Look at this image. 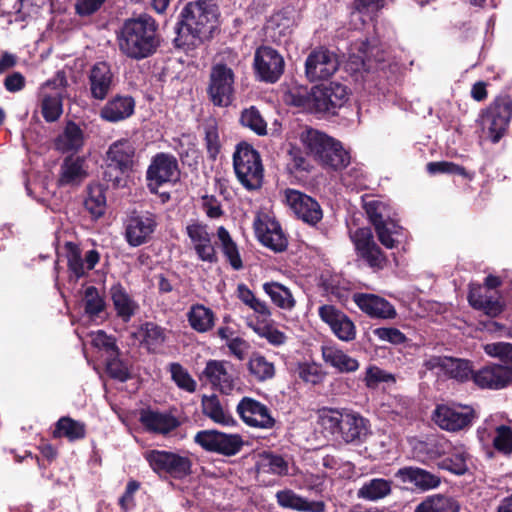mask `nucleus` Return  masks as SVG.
I'll return each mask as SVG.
<instances>
[{
  "mask_svg": "<svg viewBox=\"0 0 512 512\" xmlns=\"http://www.w3.org/2000/svg\"><path fill=\"white\" fill-rule=\"evenodd\" d=\"M156 30V22L149 15L126 20L118 35L120 51L137 60L150 56L159 43Z\"/></svg>",
  "mask_w": 512,
  "mask_h": 512,
  "instance_id": "obj_1",
  "label": "nucleus"
},
{
  "mask_svg": "<svg viewBox=\"0 0 512 512\" xmlns=\"http://www.w3.org/2000/svg\"><path fill=\"white\" fill-rule=\"evenodd\" d=\"M180 17L177 33L178 39H183V44L196 45L208 38L216 27V10L205 0L188 3Z\"/></svg>",
  "mask_w": 512,
  "mask_h": 512,
  "instance_id": "obj_2",
  "label": "nucleus"
},
{
  "mask_svg": "<svg viewBox=\"0 0 512 512\" xmlns=\"http://www.w3.org/2000/svg\"><path fill=\"white\" fill-rule=\"evenodd\" d=\"M306 149L323 165L333 169H343L350 163V155L342 144L334 138L315 129H306L301 134Z\"/></svg>",
  "mask_w": 512,
  "mask_h": 512,
  "instance_id": "obj_3",
  "label": "nucleus"
},
{
  "mask_svg": "<svg viewBox=\"0 0 512 512\" xmlns=\"http://www.w3.org/2000/svg\"><path fill=\"white\" fill-rule=\"evenodd\" d=\"M364 209L381 244L388 249L395 248L401 242L403 229L395 220L393 208L383 200L371 199L364 202Z\"/></svg>",
  "mask_w": 512,
  "mask_h": 512,
  "instance_id": "obj_4",
  "label": "nucleus"
},
{
  "mask_svg": "<svg viewBox=\"0 0 512 512\" xmlns=\"http://www.w3.org/2000/svg\"><path fill=\"white\" fill-rule=\"evenodd\" d=\"M233 167L238 181L249 190L262 186L264 169L259 153L246 143L237 146L233 155Z\"/></svg>",
  "mask_w": 512,
  "mask_h": 512,
  "instance_id": "obj_5",
  "label": "nucleus"
},
{
  "mask_svg": "<svg viewBox=\"0 0 512 512\" xmlns=\"http://www.w3.org/2000/svg\"><path fill=\"white\" fill-rule=\"evenodd\" d=\"M135 146L128 139L113 142L106 152V169L104 180L112 186H119L122 177L133 170L135 165Z\"/></svg>",
  "mask_w": 512,
  "mask_h": 512,
  "instance_id": "obj_6",
  "label": "nucleus"
},
{
  "mask_svg": "<svg viewBox=\"0 0 512 512\" xmlns=\"http://www.w3.org/2000/svg\"><path fill=\"white\" fill-rule=\"evenodd\" d=\"M511 117V100L508 97H500L482 110L477 122L490 141L498 143L506 134Z\"/></svg>",
  "mask_w": 512,
  "mask_h": 512,
  "instance_id": "obj_7",
  "label": "nucleus"
},
{
  "mask_svg": "<svg viewBox=\"0 0 512 512\" xmlns=\"http://www.w3.org/2000/svg\"><path fill=\"white\" fill-rule=\"evenodd\" d=\"M67 85L63 72H58L52 79L40 87L41 112L47 122L56 121L63 112L62 97Z\"/></svg>",
  "mask_w": 512,
  "mask_h": 512,
  "instance_id": "obj_8",
  "label": "nucleus"
},
{
  "mask_svg": "<svg viewBox=\"0 0 512 512\" xmlns=\"http://www.w3.org/2000/svg\"><path fill=\"white\" fill-rule=\"evenodd\" d=\"M194 441L204 450L224 456L236 455L244 445L241 435L228 434L215 429L197 432Z\"/></svg>",
  "mask_w": 512,
  "mask_h": 512,
  "instance_id": "obj_9",
  "label": "nucleus"
},
{
  "mask_svg": "<svg viewBox=\"0 0 512 512\" xmlns=\"http://www.w3.org/2000/svg\"><path fill=\"white\" fill-rule=\"evenodd\" d=\"M144 458L157 474H169L175 478H182L190 473V459L171 451L148 450L144 453Z\"/></svg>",
  "mask_w": 512,
  "mask_h": 512,
  "instance_id": "obj_10",
  "label": "nucleus"
},
{
  "mask_svg": "<svg viewBox=\"0 0 512 512\" xmlns=\"http://www.w3.org/2000/svg\"><path fill=\"white\" fill-rule=\"evenodd\" d=\"M208 95L215 106L227 107L234 97V73L223 64L212 67L208 85Z\"/></svg>",
  "mask_w": 512,
  "mask_h": 512,
  "instance_id": "obj_11",
  "label": "nucleus"
},
{
  "mask_svg": "<svg viewBox=\"0 0 512 512\" xmlns=\"http://www.w3.org/2000/svg\"><path fill=\"white\" fill-rule=\"evenodd\" d=\"M179 174L177 159L168 153H158L152 158L147 169L148 188L151 192L157 193L162 185L176 182Z\"/></svg>",
  "mask_w": 512,
  "mask_h": 512,
  "instance_id": "obj_12",
  "label": "nucleus"
},
{
  "mask_svg": "<svg viewBox=\"0 0 512 512\" xmlns=\"http://www.w3.org/2000/svg\"><path fill=\"white\" fill-rule=\"evenodd\" d=\"M185 232L189 238L190 247L200 261L210 264L217 262V252L213 244L214 234L207 224L192 220L186 225Z\"/></svg>",
  "mask_w": 512,
  "mask_h": 512,
  "instance_id": "obj_13",
  "label": "nucleus"
},
{
  "mask_svg": "<svg viewBox=\"0 0 512 512\" xmlns=\"http://www.w3.org/2000/svg\"><path fill=\"white\" fill-rule=\"evenodd\" d=\"M236 411L242 421L249 427L268 430L275 426V419L271 410L265 404L253 398H242Z\"/></svg>",
  "mask_w": 512,
  "mask_h": 512,
  "instance_id": "obj_14",
  "label": "nucleus"
},
{
  "mask_svg": "<svg viewBox=\"0 0 512 512\" xmlns=\"http://www.w3.org/2000/svg\"><path fill=\"white\" fill-rule=\"evenodd\" d=\"M337 56L325 48H316L310 52L305 61V75L310 81L331 77L338 69Z\"/></svg>",
  "mask_w": 512,
  "mask_h": 512,
  "instance_id": "obj_15",
  "label": "nucleus"
},
{
  "mask_svg": "<svg viewBox=\"0 0 512 512\" xmlns=\"http://www.w3.org/2000/svg\"><path fill=\"white\" fill-rule=\"evenodd\" d=\"M427 370L435 371L438 375H445L449 378L463 382L473 379L472 367L467 360L447 356H431L424 363Z\"/></svg>",
  "mask_w": 512,
  "mask_h": 512,
  "instance_id": "obj_16",
  "label": "nucleus"
},
{
  "mask_svg": "<svg viewBox=\"0 0 512 512\" xmlns=\"http://www.w3.org/2000/svg\"><path fill=\"white\" fill-rule=\"evenodd\" d=\"M474 418V411L468 406L450 407L439 405L433 413V420L442 429L459 431L468 427Z\"/></svg>",
  "mask_w": 512,
  "mask_h": 512,
  "instance_id": "obj_17",
  "label": "nucleus"
},
{
  "mask_svg": "<svg viewBox=\"0 0 512 512\" xmlns=\"http://www.w3.org/2000/svg\"><path fill=\"white\" fill-rule=\"evenodd\" d=\"M285 199L295 215L307 224L315 225L323 217L319 203L312 197L293 189L285 191Z\"/></svg>",
  "mask_w": 512,
  "mask_h": 512,
  "instance_id": "obj_18",
  "label": "nucleus"
},
{
  "mask_svg": "<svg viewBox=\"0 0 512 512\" xmlns=\"http://www.w3.org/2000/svg\"><path fill=\"white\" fill-rule=\"evenodd\" d=\"M254 66L261 80L274 83L283 74L284 59L273 48L262 46L255 52Z\"/></svg>",
  "mask_w": 512,
  "mask_h": 512,
  "instance_id": "obj_19",
  "label": "nucleus"
},
{
  "mask_svg": "<svg viewBox=\"0 0 512 512\" xmlns=\"http://www.w3.org/2000/svg\"><path fill=\"white\" fill-rule=\"evenodd\" d=\"M255 234L258 240L275 252H281L287 247V239L280 224L268 215L258 216L254 221Z\"/></svg>",
  "mask_w": 512,
  "mask_h": 512,
  "instance_id": "obj_20",
  "label": "nucleus"
},
{
  "mask_svg": "<svg viewBox=\"0 0 512 512\" xmlns=\"http://www.w3.org/2000/svg\"><path fill=\"white\" fill-rule=\"evenodd\" d=\"M66 250L70 278H74L75 281L86 276L90 270L94 269L100 260L98 251L91 249L83 253L81 249L72 242L66 244Z\"/></svg>",
  "mask_w": 512,
  "mask_h": 512,
  "instance_id": "obj_21",
  "label": "nucleus"
},
{
  "mask_svg": "<svg viewBox=\"0 0 512 512\" xmlns=\"http://www.w3.org/2000/svg\"><path fill=\"white\" fill-rule=\"evenodd\" d=\"M319 317L325 322L335 336L342 341H352L356 336L354 323L342 311L333 305H322L318 309Z\"/></svg>",
  "mask_w": 512,
  "mask_h": 512,
  "instance_id": "obj_22",
  "label": "nucleus"
},
{
  "mask_svg": "<svg viewBox=\"0 0 512 512\" xmlns=\"http://www.w3.org/2000/svg\"><path fill=\"white\" fill-rule=\"evenodd\" d=\"M88 84L91 97L102 101L112 91L115 77L111 67L106 62H97L89 70Z\"/></svg>",
  "mask_w": 512,
  "mask_h": 512,
  "instance_id": "obj_23",
  "label": "nucleus"
},
{
  "mask_svg": "<svg viewBox=\"0 0 512 512\" xmlns=\"http://www.w3.org/2000/svg\"><path fill=\"white\" fill-rule=\"evenodd\" d=\"M379 48L367 41L361 40L351 44L349 57L346 63L347 70L353 73L370 71L372 69V58L376 62L382 61L379 55Z\"/></svg>",
  "mask_w": 512,
  "mask_h": 512,
  "instance_id": "obj_24",
  "label": "nucleus"
},
{
  "mask_svg": "<svg viewBox=\"0 0 512 512\" xmlns=\"http://www.w3.org/2000/svg\"><path fill=\"white\" fill-rule=\"evenodd\" d=\"M157 226L153 214L143 213L131 216L126 225L125 236L128 244L133 247L146 243Z\"/></svg>",
  "mask_w": 512,
  "mask_h": 512,
  "instance_id": "obj_25",
  "label": "nucleus"
},
{
  "mask_svg": "<svg viewBox=\"0 0 512 512\" xmlns=\"http://www.w3.org/2000/svg\"><path fill=\"white\" fill-rule=\"evenodd\" d=\"M473 381L480 388L499 390L512 383V368L504 365L485 366L473 374Z\"/></svg>",
  "mask_w": 512,
  "mask_h": 512,
  "instance_id": "obj_26",
  "label": "nucleus"
},
{
  "mask_svg": "<svg viewBox=\"0 0 512 512\" xmlns=\"http://www.w3.org/2000/svg\"><path fill=\"white\" fill-rule=\"evenodd\" d=\"M232 364L226 361L210 360L206 363L203 375L209 383L224 394H230L234 388Z\"/></svg>",
  "mask_w": 512,
  "mask_h": 512,
  "instance_id": "obj_27",
  "label": "nucleus"
},
{
  "mask_svg": "<svg viewBox=\"0 0 512 512\" xmlns=\"http://www.w3.org/2000/svg\"><path fill=\"white\" fill-rule=\"evenodd\" d=\"M359 309L372 318L391 319L396 316L394 306L386 299L367 293H357L353 296Z\"/></svg>",
  "mask_w": 512,
  "mask_h": 512,
  "instance_id": "obj_28",
  "label": "nucleus"
},
{
  "mask_svg": "<svg viewBox=\"0 0 512 512\" xmlns=\"http://www.w3.org/2000/svg\"><path fill=\"white\" fill-rule=\"evenodd\" d=\"M140 422L147 431L161 435H167L180 426V420L171 413L151 409L141 412Z\"/></svg>",
  "mask_w": 512,
  "mask_h": 512,
  "instance_id": "obj_29",
  "label": "nucleus"
},
{
  "mask_svg": "<svg viewBox=\"0 0 512 512\" xmlns=\"http://www.w3.org/2000/svg\"><path fill=\"white\" fill-rule=\"evenodd\" d=\"M395 477L403 483H411L422 491L437 488L441 482L440 477L418 467H403L395 473Z\"/></svg>",
  "mask_w": 512,
  "mask_h": 512,
  "instance_id": "obj_30",
  "label": "nucleus"
},
{
  "mask_svg": "<svg viewBox=\"0 0 512 512\" xmlns=\"http://www.w3.org/2000/svg\"><path fill=\"white\" fill-rule=\"evenodd\" d=\"M369 432L368 422L360 414L344 410L339 435L346 443L362 441Z\"/></svg>",
  "mask_w": 512,
  "mask_h": 512,
  "instance_id": "obj_31",
  "label": "nucleus"
},
{
  "mask_svg": "<svg viewBox=\"0 0 512 512\" xmlns=\"http://www.w3.org/2000/svg\"><path fill=\"white\" fill-rule=\"evenodd\" d=\"M201 409L204 416L218 425L230 427L237 423L227 405L216 395H203Z\"/></svg>",
  "mask_w": 512,
  "mask_h": 512,
  "instance_id": "obj_32",
  "label": "nucleus"
},
{
  "mask_svg": "<svg viewBox=\"0 0 512 512\" xmlns=\"http://www.w3.org/2000/svg\"><path fill=\"white\" fill-rule=\"evenodd\" d=\"M321 354L325 364L340 373L355 372L360 366L357 359L349 356L336 345H323L321 347Z\"/></svg>",
  "mask_w": 512,
  "mask_h": 512,
  "instance_id": "obj_33",
  "label": "nucleus"
},
{
  "mask_svg": "<svg viewBox=\"0 0 512 512\" xmlns=\"http://www.w3.org/2000/svg\"><path fill=\"white\" fill-rule=\"evenodd\" d=\"M87 176L85 159L69 156L61 164L58 183L61 186H78Z\"/></svg>",
  "mask_w": 512,
  "mask_h": 512,
  "instance_id": "obj_34",
  "label": "nucleus"
},
{
  "mask_svg": "<svg viewBox=\"0 0 512 512\" xmlns=\"http://www.w3.org/2000/svg\"><path fill=\"white\" fill-rule=\"evenodd\" d=\"M135 108L134 99L130 96H115L100 111L102 119L108 122H119L130 117Z\"/></svg>",
  "mask_w": 512,
  "mask_h": 512,
  "instance_id": "obj_35",
  "label": "nucleus"
},
{
  "mask_svg": "<svg viewBox=\"0 0 512 512\" xmlns=\"http://www.w3.org/2000/svg\"><path fill=\"white\" fill-rule=\"evenodd\" d=\"M384 0H355L350 15V25L359 30L371 22L376 13L383 7Z\"/></svg>",
  "mask_w": 512,
  "mask_h": 512,
  "instance_id": "obj_36",
  "label": "nucleus"
},
{
  "mask_svg": "<svg viewBox=\"0 0 512 512\" xmlns=\"http://www.w3.org/2000/svg\"><path fill=\"white\" fill-rule=\"evenodd\" d=\"M277 501L284 508L301 512H324L326 505L323 501H309L291 490L279 491L276 494Z\"/></svg>",
  "mask_w": 512,
  "mask_h": 512,
  "instance_id": "obj_37",
  "label": "nucleus"
},
{
  "mask_svg": "<svg viewBox=\"0 0 512 512\" xmlns=\"http://www.w3.org/2000/svg\"><path fill=\"white\" fill-rule=\"evenodd\" d=\"M84 145L82 129L74 122H68L61 134L55 139V147L58 151L77 152Z\"/></svg>",
  "mask_w": 512,
  "mask_h": 512,
  "instance_id": "obj_38",
  "label": "nucleus"
},
{
  "mask_svg": "<svg viewBox=\"0 0 512 512\" xmlns=\"http://www.w3.org/2000/svg\"><path fill=\"white\" fill-rule=\"evenodd\" d=\"M468 301L473 308L483 311L490 317H496L504 310V303L499 298L483 293L481 287L470 289Z\"/></svg>",
  "mask_w": 512,
  "mask_h": 512,
  "instance_id": "obj_39",
  "label": "nucleus"
},
{
  "mask_svg": "<svg viewBox=\"0 0 512 512\" xmlns=\"http://www.w3.org/2000/svg\"><path fill=\"white\" fill-rule=\"evenodd\" d=\"M187 320L193 330L198 333H206L215 324V314L210 308L202 304H196L189 309Z\"/></svg>",
  "mask_w": 512,
  "mask_h": 512,
  "instance_id": "obj_40",
  "label": "nucleus"
},
{
  "mask_svg": "<svg viewBox=\"0 0 512 512\" xmlns=\"http://www.w3.org/2000/svg\"><path fill=\"white\" fill-rule=\"evenodd\" d=\"M392 482L384 478H373L365 481L357 491L359 499L378 501L391 493Z\"/></svg>",
  "mask_w": 512,
  "mask_h": 512,
  "instance_id": "obj_41",
  "label": "nucleus"
},
{
  "mask_svg": "<svg viewBox=\"0 0 512 512\" xmlns=\"http://www.w3.org/2000/svg\"><path fill=\"white\" fill-rule=\"evenodd\" d=\"M134 335L151 352L157 351L166 339L164 329L152 322L142 324Z\"/></svg>",
  "mask_w": 512,
  "mask_h": 512,
  "instance_id": "obj_42",
  "label": "nucleus"
},
{
  "mask_svg": "<svg viewBox=\"0 0 512 512\" xmlns=\"http://www.w3.org/2000/svg\"><path fill=\"white\" fill-rule=\"evenodd\" d=\"M110 294L117 315L123 321L128 322L137 310L138 305L121 285L112 286Z\"/></svg>",
  "mask_w": 512,
  "mask_h": 512,
  "instance_id": "obj_43",
  "label": "nucleus"
},
{
  "mask_svg": "<svg viewBox=\"0 0 512 512\" xmlns=\"http://www.w3.org/2000/svg\"><path fill=\"white\" fill-rule=\"evenodd\" d=\"M217 238L220 243V248L234 270H240L243 268V262L239 253L236 242L232 239L228 230L220 226L217 228Z\"/></svg>",
  "mask_w": 512,
  "mask_h": 512,
  "instance_id": "obj_44",
  "label": "nucleus"
},
{
  "mask_svg": "<svg viewBox=\"0 0 512 512\" xmlns=\"http://www.w3.org/2000/svg\"><path fill=\"white\" fill-rule=\"evenodd\" d=\"M264 292L270 297L271 301L283 310H292L296 301L291 291L278 282H266L263 284Z\"/></svg>",
  "mask_w": 512,
  "mask_h": 512,
  "instance_id": "obj_45",
  "label": "nucleus"
},
{
  "mask_svg": "<svg viewBox=\"0 0 512 512\" xmlns=\"http://www.w3.org/2000/svg\"><path fill=\"white\" fill-rule=\"evenodd\" d=\"M247 368L249 374L259 382L271 379L275 375L274 363L258 352L251 354L247 363Z\"/></svg>",
  "mask_w": 512,
  "mask_h": 512,
  "instance_id": "obj_46",
  "label": "nucleus"
},
{
  "mask_svg": "<svg viewBox=\"0 0 512 512\" xmlns=\"http://www.w3.org/2000/svg\"><path fill=\"white\" fill-rule=\"evenodd\" d=\"M84 206L94 219H98L104 215L107 204L105 192L101 185L96 184L88 186Z\"/></svg>",
  "mask_w": 512,
  "mask_h": 512,
  "instance_id": "obj_47",
  "label": "nucleus"
},
{
  "mask_svg": "<svg viewBox=\"0 0 512 512\" xmlns=\"http://www.w3.org/2000/svg\"><path fill=\"white\" fill-rule=\"evenodd\" d=\"M468 453L463 446L454 447L451 454L443 458L438 466L457 475H463L468 470Z\"/></svg>",
  "mask_w": 512,
  "mask_h": 512,
  "instance_id": "obj_48",
  "label": "nucleus"
},
{
  "mask_svg": "<svg viewBox=\"0 0 512 512\" xmlns=\"http://www.w3.org/2000/svg\"><path fill=\"white\" fill-rule=\"evenodd\" d=\"M54 437H66L70 441L82 439L85 436V425L70 417H62L56 423Z\"/></svg>",
  "mask_w": 512,
  "mask_h": 512,
  "instance_id": "obj_49",
  "label": "nucleus"
},
{
  "mask_svg": "<svg viewBox=\"0 0 512 512\" xmlns=\"http://www.w3.org/2000/svg\"><path fill=\"white\" fill-rule=\"evenodd\" d=\"M459 506L455 500L442 495L427 498L421 502L414 512H458Z\"/></svg>",
  "mask_w": 512,
  "mask_h": 512,
  "instance_id": "obj_50",
  "label": "nucleus"
},
{
  "mask_svg": "<svg viewBox=\"0 0 512 512\" xmlns=\"http://www.w3.org/2000/svg\"><path fill=\"white\" fill-rule=\"evenodd\" d=\"M237 296L247 307L258 315L264 318L271 316V311L266 302L257 298L245 284H239L237 286Z\"/></svg>",
  "mask_w": 512,
  "mask_h": 512,
  "instance_id": "obj_51",
  "label": "nucleus"
},
{
  "mask_svg": "<svg viewBox=\"0 0 512 512\" xmlns=\"http://www.w3.org/2000/svg\"><path fill=\"white\" fill-rule=\"evenodd\" d=\"M344 410L340 411L332 408H323L318 414V423L331 435L339 434Z\"/></svg>",
  "mask_w": 512,
  "mask_h": 512,
  "instance_id": "obj_52",
  "label": "nucleus"
},
{
  "mask_svg": "<svg viewBox=\"0 0 512 512\" xmlns=\"http://www.w3.org/2000/svg\"><path fill=\"white\" fill-rule=\"evenodd\" d=\"M240 122L243 126L251 129L257 135H265L267 133V123L263 119L259 110L254 106L242 111Z\"/></svg>",
  "mask_w": 512,
  "mask_h": 512,
  "instance_id": "obj_53",
  "label": "nucleus"
},
{
  "mask_svg": "<svg viewBox=\"0 0 512 512\" xmlns=\"http://www.w3.org/2000/svg\"><path fill=\"white\" fill-rule=\"evenodd\" d=\"M172 380L182 390L189 393L196 391L197 383L189 374V372L179 363H171L169 365Z\"/></svg>",
  "mask_w": 512,
  "mask_h": 512,
  "instance_id": "obj_54",
  "label": "nucleus"
},
{
  "mask_svg": "<svg viewBox=\"0 0 512 512\" xmlns=\"http://www.w3.org/2000/svg\"><path fill=\"white\" fill-rule=\"evenodd\" d=\"M493 447L503 455L512 453V427L500 425L495 428Z\"/></svg>",
  "mask_w": 512,
  "mask_h": 512,
  "instance_id": "obj_55",
  "label": "nucleus"
},
{
  "mask_svg": "<svg viewBox=\"0 0 512 512\" xmlns=\"http://www.w3.org/2000/svg\"><path fill=\"white\" fill-rule=\"evenodd\" d=\"M327 92L328 104L331 112L335 109L342 107L348 100V92L344 85L331 82L324 85Z\"/></svg>",
  "mask_w": 512,
  "mask_h": 512,
  "instance_id": "obj_56",
  "label": "nucleus"
},
{
  "mask_svg": "<svg viewBox=\"0 0 512 512\" xmlns=\"http://www.w3.org/2000/svg\"><path fill=\"white\" fill-rule=\"evenodd\" d=\"M249 326L257 335L265 338L273 346H281L287 340L285 333L272 325H254L250 323Z\"/></svg>",
  "mask_w": 512,
  "mask_h": 512,
  "instance_id": "obj_57",
  "label": "nucleus"
},
{
  "mask_svg": "<svg viewBox=\"0 0 512 512\" xmlns=\"http://www.w3.org/2000/svg\"><path fill=\"white\" fill-rule=\"evenodd\" d=\"M15 12L16 22H27L36 16L41 8L42 0H17Z\"/></svg>",
  "mask_w": 512,
  "mask_h": 512,
  "instance_id": "obj_58",
  "label": "nucleus"
},
{
  "mask_svg": "<svg viewBox=\"0 0 512 512\" xmlns=\"http://www.w3.org/2000/svg\"><path fill=\"white\" fill-rule=\"evenodd\" d=\"M285 101L288 104L302 108L305 111L311 112V90L306 88H293L285 96Z\"/></svg>",
  "mask_w": 512,
  "mask_h": 512,
  "instance_id": "obj_59",
  "label": "nucleus"
},
{
  "mask_svg": "<svg viewBox=\"0 0 512 512\" xmlns=\"http://www.w3.org/2000/svg\"><path fill=\"white\" fill-rule=\"evenodd\" d=\"M84 301L85 311L92 317L99 315L105 306L103 298L99 295L98 290L94 286L86 288Z\"/></svg>",
  "mask_w": 512,
  "mask_h": 512,
  "instance_id": "obj_60",
  "label": "nucleus"
},
{
  "mask_svg": "<svg viewBox=\"0 0 512 512\" xmlns=\"http://www.w3.org/2000/svg\"><path fill=\"white\" fill-rule=\"evenodd\" d=\"M261 467L263 471L276 475H286L288 473V463L283 457L274 454H265L262 456Z\"/></svg>",
  "mask_w": 512,
  "mask_h": 512,
  "instance_id": "obj_61",
  "label": "nucleus"
},
{
  "mask_svg": "<svg viewBox=\"0 0 512 512\" xmlns=\"http://www.w3.org/2000/svg\"><path fill=\"white\" fill-rule=\"evenodd\" d=\"M91 341L93 346L104 350L107 354V357L119 355V350L116 346L115 339L107 335L104 331L98 330L97 332L91 333Z\"/></svg>",
  "mask_w": 512,
  "mask_h": 512,
  "instance_id": "obj_62",
  "label": "nucleus"
},
{
  "mask_svg": "<svg viewBox=\"0 0 512 512\" xmlns=\"http://www.w3.org/2000/svg\"><path fill=\"white\" fill-rule=\"evenodd\" d=\"M427 171L430 174H458L465 178H471V175L465 170L464 167L448 161L429 162L427 164Z\"/></svg>",
  "mask_w": 512,
  "mask_h": 512,
  "instance_id": "obj_63",
  "label": "nucleus"
},
{
  "mask_svg": "<svg viewBox=\"0 0 512 512\" xmlns=\"http://www.w3.org/2000/svg\"><path fill=\"white\" fill-rule=\"evenodd\" d=\"M358 253L371 267L382 268L385 264V256L375 241L370 242L369 246L365 247Z\"/></svg>",
  "mask_w": 512,
  "mask_h": 512,
  "instance_id": "obj_64",
  "label": "nucleus"
}]
</instances>
